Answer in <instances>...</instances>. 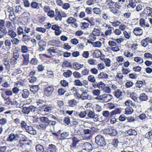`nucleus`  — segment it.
I'll list each match as a JSON object with an SVG mask.
<instances>
[{
  "label": "nucleus",
  "mask_w": 152,
  "mask_h": 152,
  "mask_svg": "<svg viewBox=\"0 0 152 152\" xmlns=\"http://www.w3.org/2000/svg\"><path fill=\"white\" fill-rule=\"evenodd\" d=\"M95 142L99 146L104 147L106 146V142L104 137L101 135H98L95 138Z\"/></svg>",
  "instance_id": "obj_1"
},
{
  "label": "nucleus",
  "mask_w": 152,
  "mask_h": 152,
  "mask_svg": "<svg viewBox=\"0 0 152 152\" xmlns=\"http://www.w3.org/2000/svg\"><path fill=\"white\" fill-rule=\"evenodd\" d=\"M39 120L42 123L39 125V128L41 130H45L48 127L49 119L47 117L43 116L40 117Z\"/></svg>",
  "instance_id": "obj_2"
},
{
  "label": "nucleus",
  "mask_w": 152,
  "mask_h": 152,
  "mask_svg": "<svg viewBox=\"0 0 152 152\" xmlns=\"http://www.w3.org/2000/svg\"><path fill=\"white\" fill-rule=\"evenodd\" d=\"M22 112L26 114H28L30 112H32L34 114L37 112V108L34 106L31 105L29 107H23Z\"/></svg>",
  "instance_id": "obj_3"
},
{
  "label": "nucleus",
  "mask_w": 152,
  "mask_h": 152,
  "mask_svg": "<svg viewBox=\"0 0 152 152\" xmlns=\"http://www.w3.org/2000/svg\"><path fill=\"white\" fill-rule=\"evenodd\" d=\"M54 91V88L53 86L47 87L44 89V94L47 97H50L52 95Z\"/></svg>",
  "instance_id": "obj_4"
},
{
  "label": "nucleus",
  "mask_w": 152,
  "mask_h": 152,
  "mask_svg": "<svg viewBox=\"0 0 152 152\" xmlns=\"http://www.w3.org/2000/svg\"><path fill=\"white\" fill-rule=\"evenodd\" d=\"M20 135L18 134H14L13 133H11L7 138V141L9 142H12L13 140H17L20 137Z\"/></svg>",
  "instance_id": "obj_5"
},
{
  "label": "nucleus",
  "mask_w": 152,
  "mask_h": 152,
  "mask_svg": "<svg viewBox=\"0 0 152 152\" xmlns=\"http://www.w3.org/2000/svg\"><path fill=\"white\" fill-rule=\"evenodd\" d=\"M104 132L106 133V134H108L111 136H115L117 134V131L115 129L112 128H109L104 129Z\"/></svg>",
  "instance_id": "obj_6"
},
{
  "label": "nucleus",
  "mask_w": 152,
  "mask_h": 152,
  "mask_svg": "<svg viewBox=\"0 0 152 152\" xmlns=\"http://www.w3.org/2000/svg\"><path fill=\"white\" fill-rule=\"evenodd\" d=\"M81 147L83 150H85L88 152H90L91 151L93 148L92 145L89 142H87L83 144Z\"/></svg>",
  "instance_id": "obj_7"
},
{
  "label": "nucleus",
  "mask_w": 152,
  "mask_h": 152,
  "mask_svg": "<svg viewBox=\"0 0 152 152\" xmlns=\"http://www.w3.org/2000/svg\"><path fill=\"white\" fill-rule=\"evenodd\" d=\"M101 100L107 102L110 101L112 98L113 96L110 94H104L101 95Z\"/></svg>",
  "instance_id": "obj_8"
},
{
  "label": "nucleus",
  "mask_w": 152,
  "mask_h": 152,
  "mask_svg": "<svg viewBox=\"0 0 152 152\" xmlns=\"http://www.w3.org/2000/svg\"><path fill=\"white\" fill-rule=\"evenodd\" d=\"M86 116L88 117V118H87L88 119L96 118L97 117V115H96L94 112L90 110H86Z\"/></svg>",
  "instance_id": "obj_9"
},
{
  "label": "nucleus",
  "mask_w": 152,
  "mask_h": 152,
  "mask_svg": "<svg viewBox=\"0 0 152 152\" xmlns=\"http://www.w3.org/2000/svg\"><path fill=\"white\" fill-rule=\"evenodd\" d=\"M13 58L15 59H11V61L10 62L12 63V64H14L16 63L17 60L19 57V54L18 53V51L17 50H14L13 51Z\"/></svg>",
  "instance_id": "obj_10"
},
{
  "label": "nucleus",
  "mask_w": 152,
  "mask_h": 152,
  "mask_svg": "<svg viewBox=\"0 0 152 152\" xmlns=\"http://www.w3.org/2000/svg\"><path fill=\"white\" fill-rule=\"evenodd\" d=\"M72 142L70 145V146L72 148H76V145L79 142L80 140L76 137H73L71 138Z\"/></svg>",
  "instance_id": "obj_11"
},
{
  "label": "nucleus",
  "mask_w": 152,
  "mask_h": 152,
  "mask_svg": "<svg viewBox=\"0 0 152 152\" xmlns=\"http://www.w3.org/2000/svg\"><path fill=\"white\" fill-rule=\"evenodd\" d=\"M25 129L27 132L31 134H35L37 133L35 130L31 126H28Z\"/></svg>",
  "instance_id": "obj_12"
},
{
  "label": "nucleus",
  "mask_w": 152,
  "mask_h": 152,
  "mask_svg": "<svg viewBox=\"0 0 152 152\" xmlns=\"http://www.w3.org/2000/svg\"><path fill=\"white\" fill-rule=\"evenodd\" d=\"M29 54L22 55L23 59V65H27L29 62Z\"/></svg>",
  "instance_id": "obj_13"
},
{
  "label": "nucleus",
  "mask_w": 152,
  "mask_h": 152,
  "mask_svg": "<svg viewBox=\"0 0 152 152\" xmlns=\"http://www.w3.org/2000/svg\"><path fill=\"white\" fill-rule=\"evenodd\" d=\"M80 98L84 100L85 99H91V96H90L88 95L87 94L86 91H83L82 94L80 95Z\"/></svg>",
  "instance_id": "obj_14"
},
{
  "label": "nucleus",
  "mask_w": 152,
  "mask_h": 152,
  "mask_svg": "<svg viewBox=\"0 0 152 152\" xmlns=\"http://www.w3.org/2000/svg\"><path fill=\"white\" fill-rule=\"evenodd\" d=\"M133 33L136 35L140 36L142 34L143 31L140 27H136L134 29Z\"/></svg>",
  "instance_id": "obj_15"
},
{
  "label": "nucleus",
  "mask_w": 152,
  "mask_h": 152,
  "mask_svg": "<svg viewBox=\"0 0 152 152\" xmlns=\"http://www.w3.org/2000/svg\"><path fill=\"white\" fill-rule=\"evenodd\" d=\"M23 98L26 99L28 98L29 95V91L26 89H25L20 92Z\"/></svg>",
  "instance_id": "obj_16"
},
{
  "label": "nucleus",
  "mask_w": 152,
  "mask_h": 152,
  "mask_svg": "<svg viewBox=\"0 0 152 152\" xmlns=\"http://www.w3.org/2000/svg\"><path fill=\"white\" fill-rule=\"evenodd\" d=\"M73 68L75 70H79L83 66V64H81L77 62L73 63Z\"/></svg>",
  "instance_id": "obj_17"
},
{
  "label": "nucleus",
  "mask_w": 152,
  "mask_h": 152,
  "mask_svg": "<svg viewBox=\"0 0 152 152\" xmlns=\"http://www.w3.org/2000/svg\"><path fill=\"white\" fill-rule=\"evenodd\" d=\"M55 12L56 13L55 19L56 20H59L61 21L62 20V17L60 12L57 9H56Z\"/></svg>",
  "instance_id": "obj_18"
},
{
  "label": "nucleus",
  "mask_w": 152,
  "mask_h": 152,
  "mask_svg": "<svg viewBox=\"0 0 152 152\" xmlns=\"http://www.w3.org/2000/svg\"><path fill=\"white\" fill-rule=\"evenodd\" d=\"M136 87L137 88H140L143 85H145V80L142 81L141 80L137 81L135 84Z\"/></svg>",
  "instance_id": "obj_19"
},
{
  "label": "nucleus",
  "mask_w": 152,
  "mask_h": 152,
  "mask_svg": "<svg viewBox=\"0 0 152 152\" xmlns=\"http://www.w3.org/2000/svg\"><path fill=\"white\" fill-rule=\"evenodd\" d=\"M48 150L51 152H56L57 148L56 146L53 144H51L49 145L48 147Z\"/></svg>",
  "instance_id": "obj_20"
},
{
  "label": "nucleus",
  "mask_w": 152,
  "mask_h": 152,
  "mask_svg": "<svg viewBox=\"0 0 152 152\" xmlns=\"http://www.w3.org/2000/svg\"><path fill=\"white\" fill-rule=\"evenodd\" d=\"M121 111L119 108H115V109L111 112L110 116L112 117L113 115L117 114H119Z\"/></svg>",
  "instance_id": "obj_21"
},
{
  "label": "nucleus",
  "mask_w": 152,
  "mask_h": 152,
  "mask_svg": "<svg viewBox=\"0 0 152 152\" xmlns=\"http://www.w3.org/2000/svg\"><path fill=\"white\" fill-rule=\"evenodd\" d=\"M36 149L37 152H43L44 151L43 146V145L40 144H39L36 145Z\"/></svg>",
  "instance_id": "obj_22"
},
{
  "label": "nucleus",
  "mask_w": 152,
  "mask_h": 152,
  "mask_svg": "<svg viewBox=\"0 0 152 152\" xmlns=\"http://www.w3.org/2000/svg\"><path fill=\"white\" fill-rule=\"evenodd\" d=\"M30 5L31 7L33 9H38L39 8V3L35 1H33L31 2Z\"/></svg>",
  "instance_id": "obj_23"
},
{
  "label": "nucleus",
  "mask_w": 152,
  "mask_h": 152,
  "mask_svg": "<svg viewBox=\"0 0 152 152\" xmlns=\"http://www.w3.org/2000/svg\"><path fill=\"white\" fill-rule=\"evenodd\" d=\"M139 99L142 101H146L148 99V97L145 93H142L140 94Z\"/></svg>",
  "instance_id": "obj_24"
},
{
  "label": "nucleus",
  "mask_w": 152,
  "mask_h": 152,
  "mask_svg": "<svg viewBox=\"0 0 152 152\" xmlns=\"http://www.w3.org/2000/svg\"><path fill=\"white\" fill-rule=\"evenodd\" d=\"M108 75L104 72H101L98 75V78L99 79H105L107 78Z\"/></svg>",
  "instance_id": "obj_25"
},
{
  "label": "nucleus",
  "mask_w": 152,
  "mask_h": 152,
  "mask_svg": "<svg viewBox=\"0 0 152 152\" xmlns=\"http://www.w3.org/2000/svg\"><path fill=\"white\" fill-rule=\"evenodd\" d=\"M7 33L8 35L12 38H14L17 35L16 33L12 29L9 30Z\"/></svg>",
  "instance_id": "obj_26"
},
{
  "label": "nucleus",
  "mask_w": 152,
  "mask_h": 152,
  "mask_svg": "<svg viewBox=\"0 0 152 152\" xmlns=\"http://www.w3.org/2000/svg\"><path fill=\"white\" fill-rule=\"evenodd\" d=\"M92 33L94 36H98L100 34V31L99 29L94 28Z\"/></svg>",
  "instance_id": "obj_27"
},
{
  "label": "nucleus",
  "mask_w": 152,
  "mask_h": 152,
  "mask_svg": "<svg viewBox=\"0 0 152 152\" xmlns=\"http://www.w3.org/2000/svg\"><path fill=\"white\" fill-rule=\"evenodd\" d=\"M125 114L127 115L131 114L134 111L133 109L131 107H127L125 110Z\"/></svg>",
  "instance_id": "obj_28"
},
{
  "label": "nucleus",
  "mask_w": 152,
  "mask_h": 152,
  "mask_svg": "<svg viewBox=\"0 0 152 152\" xmlns=\"http://www.w3.org/2000/svg\"><path fill=\"white\" fill-rule=\"evenodd\" d=\"M23 142H24V145H30V143L29 142V140L27 137L25 136L24 137L22 138Z\"/></svg>",
  "instance_id": "obj_29"
},
{
  "label": "nucleus",
  "mask_w": 152,
  "mask_h": 152,
  "mask_svg": "<svg viewBox=\"0 0 152 152\" xmlns=\"http://www.w3.org/2000/svg\"><path fill=\"white\" fill-rule=\"evenodd\" d=\"M68 104L69 106L74 107L76 105V101L74 99L70 100L68 102Z\"/></svg>",
  "instance_id": "obj_30"
},
{
  "label": "nucleus",
  "mask_w": 152,
  "mask_h": 152,
  "mask_svg": "<svg viewBox=\"0 0 152 152\" xmlns=\"http://www.w3.org/2000/svg\"><path fill=\"white\" fill-rule=\"evenodd\" d=\"M128 134L129 136L136 135L137 134V132L134 129H133L128 130Z\"/></svg>",
  "instance_id": "obj_31"
},
{
  "label": "nucleus",
  "mask_w": 152,
  "mask_h": 152,
  "mask_svg": "<svg viewBox=\"0 0 152 152\" xmlns=\"http://www.w3.org/2000/svg\"><path fill=\"white\" fill-rule=\"evenodd\" d=\"M72 71L68 70L67 71V72H64L63 75L66 77H69L72 75Z\"/></svg>",
  "instance_id": "obj_32"
},
{
  "label": "nucleus",
  "mask_w": 152,
  "mask_h": 152,
  "mask_svg": "<svg viewBox=\"0 0 152 152\" xmlns=\"http://www.w3.org/2000/svg\"><path fill=\"white\" fill-rule=\"evenodd\" d=\"M4 44L5 46L9 49L11 48V43L10 41L8 39H6L5 40Z\"/></svg>",
  "instance_id": "obj_33"
},
{
  "label": "nucleus",
  "mask_w": 152,
  "mask_h": 152,
  "mask_svg": "<svg viewBox=\"0 0 152 152\" xmlns=\"http://www.w3.org/2000/svg\"><path fill=\"white\" fill-rule=\"evenodd\" d=\"M105 86V84L102 82L100 81L98 83V88L99 89L102 90H103Z\"/></svg>",
  "instance_id": "obj_34"
},
{
  "label": "nucleus",
  "mask_w": 152,
  "mask_h": 152,
  "mask_svg": "<svg viewBox=\"0 0 152 152\" xmlns=\"http://www.w3.org/2000/svg\"><path fill=\"white\" fill-rule=\"evenodd\" d=\"M76 19L75 18L70 17L67 20L66 22L68 24L74 23L76 21Z\"/></svg>",
  "instance_id": "obj_35"
},
{
  "label": "nucleus",
  "mask_w": 152,
  "mask_h": 152,
  "mask_svg": "<svg viewBox=\"0 0 152 152\" xmlns=\"http://www.w3.org/2000/svg\"><path fill=\"white\" fill-rule=\"evenodd\" d=\"M114 29V28L111 27H109L108 28V29L105 32V34L106 36L110 35L112 33V31Z\"/></svg>",
  "instance_id": "obj_36"
},
{
  "label": "nucleus",
  "mask_w": 152,
  "mask_h": 152,
  "mask_svg": "<svg viewBox=\"0 0 152 152\" xmlns=\"http://www.w3.org/2000/svg\"><path fill=\"white\" fill-rule=\"evenodd\" d=\"M57 49L54 48L53 47H52L50 48L48 50V51L49 53L51 54L52 53H57Z\"/></svg>",
  "instance_id": "obj_37"
},
{
  "label": "nucleus",
  "mask_w": 152,
  "mask_h": 152,
  "mask_svg": "<svg viewBox=\"0 0 152 152\" xmlns=\"http://www.w3.org/2000/svg\"><path fill=\"white\" fill-rule=\"evenodd\" d=\"M22 10V8L20 6H17L15 7V14H20Z\"/></svg>",
  "instance_id": "obj_38"
},
{
  "label": "nucleus",
  "mask_w": 152,
  "mask_h": 152,
  "mask_svg": "<svg viewBox=\"0 0 152 152\" xmlns=\"http://www.w3.org/2000/svg\"><path fill=\"white\" fill-rule=\"evenodd\" d=\"M134 61L139 64H141L143 62V59L139 57H137L134 58Z\"/></svg>",
  "instance_id": "obj_39"
},
{
  "label": "nucleus",
  "mask_w": 152,
  "mask_h": 152,
  "mask_svg": "<svg viewBox=\"0 0 152 152\" xmlns=\"http://www.w3.org/2000/svg\"><path fill=\"white\" fill-rule=\"evenodd\" d=\"M0 31L4 35H6L7 33L6 28L5 26L0 27Z\"/></svg>",
  "instance_id": "obj_40"
},
{
  "label": "nucleus",
  "mask_w": 152,
  "mask_h": 152,
  "mask_svg": "<svg viewBox=\"0 0 152 152\" xmlns=\"http://www.w3.org/2000/svg\"><path fill=\"white\" fill-rule=\"evenodd\" d=\"M145 136L146 138L152 139V130L147 133L145 135Z\"/></svg>",
  "instance_id": "obj_41"
},
{
  "label": "nucleus",
  "mask_w": 152,
  "mask_h": 152,
  "mask_svg": "<svg viewBox=\"0 0 152 152\" xmlns=\"http://www.w3.org/2000/svg\"><path fill=\"white\" fill-rule=\"evenodd\" d=\"M88 79L89 81L91 83H94L96 82V80L93 75H90L88 77Z\"/></svg>",
  "instance_id": "obj_42"
},
{
  "label": "nucleus",
  "mask_w": 152,
  "mask_h": 152,
  "mask_svg": "<svg viewBox=\"0 0 152 152\" xmlns=\"http://www.w3.org/2000/svg\"><path fill=\"white\" fill-rule=\"evenodd\" d=\"M119 142L117 139H114L113 140L112 142V144L115 147H116L118 146Z\"/></svg>",
  "instance_id": "obj_43"
},
{
  "label": "nucleus",
  "mask_w": 152,
  "mask_h": 152,
  "mask_svg": "<svg viewBox=\"0 0 152 152\" xmlns=\"http://www.w3.org/2000/svg\"><path fill=\"white\" fill-rule=\"evenodd\" d=\"M11 41L13 44L17 45L18 44L19 40L17 38H13Z\"/></svg>",
  "instance_id": "obj_44"
},
{
  "label": "nucleus",
  "mask_w": 152,
  "mask_h": 152,
  "mask_svg": "<svg viewBox=\"0 0 152 152\" xmlns=\"http://www.w3.org/2000/svg\"><path fill=\"white\" fill-rule=\"evenodd\" d=\"M69 135V132H64L61 134V137L63 139L66 138Z\"/></svg>",
  "instance_id": "obj_45"
},
{
  "label": "nucleus",
  "mask_w": 152,
  "mask_h": 152,
  "mask_svg": "<svg viewBox=\"0 0 152 152\" xmlns=\"http://www.w3.org/2000/svg\"><path fill=\"white\" fill-rule=\"evenodd\" d=\"M92 93L94 95L98 96L100 94V91L99 90L95 89L93 91Z\"/></svg>",
  "instance_id": "obj_46"
},
{
  "label": "nucleus",
  "mask_w": 152,
  "mask_h": 152,
  "mask_svg": "<svg viewBox=\"0 0 152 152\" xmlns=\"http://www.w3.org/2000/svg\"><path fill=\"white\" fill-rule=\"evenodd\" d=\"M29 82L31 83H34L36 81L37 78L36 77L31 76L28 78Z\"/></svg>",
  "instance_id": "obj_47"
},
{
  "label": "nucleus",
  "mask_w": 152,
  "mask_h": 152,
  "mask_svg": "<svg viewBox=\"0 0 152 152\" xmlns=\"http://www.w3.org/2000/svg\"><path fill=\"white\" fill-rule=\"evenodd\" d=\"M56 122L55 121H52L49 120L48 124V126H54L56 124Z\"/></svg>",
  "instance_id": "obj_48"
},
{
  "label": "nucleus",
  "mask_w": 152,
  "mask_h": 152,
  "mask_svg": "<svg viewBox=\"0 0 152 152\" xmlns=\"http://www.w3.org/2000/svg\"><path fill=\"white\" fill-rule=\"evenodd\" d=\"M86 115V110L85 111H81L78 114V116L81 118H84Z\"/></svg>",
  "instance_id": "obj_49"
},
{
  "label": "nucleus",
  "mask_w": 152,
  "mask_h": 152,
  "mask_svg": "<svg viewBox=\"0 0 152 152\" xmlns=\"http://www.w3.org/2000/svg\"><path fill=\"white\" fill-rule=\"evenodd\" d=\"M122 94V92L120 90H118L115 92V96L117 98H119Z\"/></svg>",
  "instance_id": "obj_50"
},
{
  "label": "nucleus",
  "mask_w": 152,
  "mask_h": 152,
  "mask_svg": "<svg viewBox=\"0 0 152 152\" xmlns=\"http://www.w3.org/2000/svg\"><path fill=\"white\" fill-rule=\"evenodd\" d=\"M7 120L4 118H2L0 119V124L4 125L7 123Z\"/></svg>",
  "instance_id": "obj_51"
},
{
  "label": "nucleus",
  "mask_w": 152,
  "mask_h": 152,
  "mask_svg": "<svg viewBox=\"0 0 152 152\" xmlns=\"http://www.w3.org/2000/svg\"><path fill=\"white\" fill-rule=\"evenodd\" d=\"M23 3L25 7H30V4L28 0H22Z\"/></svg>",
  "instance_id": "obj_52"
},
{
  "label": "nucleus",
  "mask_w": 152,
  "mask_h": 152,
  "mask_svg": "<svg viewBox=\"0 0 152 152\" xmlns=\"http://www.w3.org/2000/svg\"><path fill=\"white\" fill-rule=\"evenodd\" d=\"M89 70L87 69H86L82 71L81 73L83 75H87L89 74Z\"/></svg>",
  "instance_id": "obj_53"
},
{
  "label": "nucleus",
  "mask_w": 152,
  "mask_h": 152,
  "mask_svg": "<svg viewBox=\"0 0 152 152\" xmlns=\"http://www.w3.org/2000/svg\"><path fill=\"white\" fill-rule=\"evenodd\" d=\"M60 83L62 86L65 87L67 86L69 84L65 80H61Z\"/></svg>",
  "instance_id": "obj_54"
},
{
  "label": "nucleus",
  "mask_w": 152,
  "mask_h": 152,
  "mask_svg": "<svg viewBox=\"0 0 152 152\" xmlns=\"http://www.w3.org/2000/svg\"><path fill=\"white\" fill-rule=\"evenodd\" d=\"M20 126L22 128L25 129L28 126L27 125V123L25 121H23L20 123Z\"/></svg>",
  "instance_id": "obj_55"
},
{
  "label": "nucleus",
  "mask_w": 152,
  "mask_h": 152,
  "mask_svg": "<svg viewBox=\"0 0 152 152\" xmlns=\"http://www.w3.org/2000/svg\"><path fill=\"white\" fill-rule=\"evenodd\" d=\"M93 45L94 47H100L102 45V44L101 42L99 41H97L94 42L93 43Z\"/></svg>",
  "instance_id": "obj_56"
},
{
  "label": "nucleus",
  "mask_w": 152,
  "mask_h": 152,
  "mask_svg": "<svg viewBox=\"0 0 152 152\" xmlns=\"http://www.w3.org/2000/svg\"><path fill=\"white\" fill-rule=\"evenodd\" d=\"M36 30L37 31L43 33L45 32L46 30L44 28L37 27L36 28Z\"/></svg>",
  "instance_id": "obj_57"
},
{
  "label": "nucleus",
  "mask_w": 152,
  "mask_h": 152,
  "mask_svg": "<svg viewBox=\"0 0 152 152\" xmlns=\"http://www.w3.org/2000/svg\"><path fill=\"white\" fill-rule=\"evenodd\" d=\"M125 104L126 106H133L134 105L133 103H132V102L129 99L126 100L125 102Z\"/></svg>",
  "instance_id": "obj_58"
},
{
  "label": "nucleus",
  "mask_w": 152,
  "mask_h": 152,
  "mask_svg": "<svg viewBox=\"0 0 152 152\" xmlns=\"http://www.w3.org/2000/svg\"><path fill=\"white\" fill-rule=\"evenodd\" d=\"M28 50L27 47L25 45L22 46L21 47V52L23 53H26Z\"/></svg>",
  "instance_id": "obj_59"
},
{
  "label": "nucleus",
  "mask_w": 152,
  "mask_h": 152,
  "mask_svg": "<svg viewBox=\"0 0 152 152\" xmlns=\"http://www.w3.org/2000/svg\"><path fill=\"white\" fill-rule=\"evenodd\" d=\"M133 83L130 81L126 82L125 84V86L126 88H129L131 87L133 85Z\"/></svg>",
  "instance_id": "obj_60"
},
{
  "label": "nucleus",
  "mask_w": 152,
  "mask_h": 152,
  "mask_svg": "<svg viewBox=\"0 0 152 152\" xmlns=\"http://www.w3.org/2000/svg\"><path fill=\"white\" fill-rule=\"evenodd\" d=\"M73 75L74 77L76 78H80L81 77L80 73L77 72H73Z\"/></svg>",
  "instance_id": "obj_61"
},
{
  "label": "nucleus",
  "mask_w": 152,
  "mask_h": 152,
  "mask_svg": "<svg viewBox=\"0 0 152 152\" xmlns=\"http://www.w3.org/2000/svg\"><path fill=\"white\" fill-rule=\"evenodd\" d=\"M48 15L50 18H53L54 17L55 13L54 11L52 10H50L48 13Z\"/></svg>",
  "instance_id": "obj_62"
},
{
  "label": "nucleus",
  "mask_w": 152,
  "mask_h": 152,
  "mask_svg": "<svg viewBox=\"0 0 152 152\" xmlns=\"http://www.w3.org/2000/svg\"><path fill=\"white\" fill-rule=\"evenodd\" d=\"M104 62L107 66H110V60L109 58H107L105 59Z\"/></svg>",
  "instance_id": "obj_63"
},
{
  "label": "nucleus",
  "mask_w": 152,
  "mask_h": 152,
  "mask_svg": "<svg viewBox=\"0 0 152 152\" xmlns=\"http://www.w3.org/2000/svg\"><path fill=\"white\" fill-rule=\"evenodd\" d=\"M93 10L95 13L96 14H99L101 12V10L99 8L95 7L93 9Z\"/></svg>",
  "instance_id": "obj_64"
}]
</instances>
